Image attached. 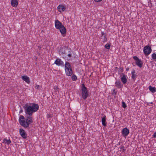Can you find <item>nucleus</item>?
Wrapping results in <instances>:
<instances>
[{
    "instance_id": "obj_1",
    "label": "nucleus",
    "mask_w": 156,
    "mask_h": 156,
    "mask_svg": "<svg viewBox=\"0 0 156 156\" xmlns=\"http://www.w3.org/2000/svg\"><path fill=\"white\" fill-rule=\"evenodd\" d=\"M26 115L25 118L22 115L20 116L19 121L20 124L25 128H28L29 125L33 122L32 116L34 112H37L39 109V106L37 104L32 103L31 105H29L27 103L23 106Z\"/></svg>"
},
{
    "instance_id": "obj_2",
    "label": "nucleus",
    "mask_w": 156,
    "mask_h": 156,
    "mask_svg": "<svg viewBox=\"0 0 156 156\" xmlns=\"http://www.w3.org/2000/svg\"><path fill=\"white\" fill-rule=\"evenodd\" d=\"M81 94L84 100H86L89 94L88 92L87 88L85 87L84 83H83L81 85Z\"/></svg>"
},
{
    "instance_id": "obj_3",
    "label": "nucleus",
    "mask_w": 156,
    "mask_h": 156,
    "mask_svg": "<svg viewBox=\"0 0 156 156\" xmlns=\"http://www.w3.org/2000/svg\"><path fill=\"white\" fill-rule=\"evenodd\" d=\"M143 51L144 55L146 56L150 54L152 51V49L151 46L149 45H147L144 47Z\"/></svg>"
},
{
    "instance_id": "obj_4",
    "label": "nucleus",
    "mask_w": 156,
    "mask_h": 156,
    "mask_svg": "<svg viewBox=\"0 0 156 156\" xmlns=\"http://www.w3.org/2000/svg\"><path fill=\"white\" fill-rule=\"evenodd\" d=\"M19 133L20 135L23 138L26 139L27 138V134L23 129L22 128L20 129Z\"/></svg>"
},
{
    "instance_id": "obj_5",
    "label": "nucleus",
    "mask_w": 156,
    "mask_h": 156,
    "mask_svg": "<svg viewBox=\"0 0 156 156\" xmlns=\"http://www.w3.org/2000/svg\"><path fill=\"white\" fill-rule=\"evenodd\" d=\"M54 63L58 66H64V64L63 62L60 58H58L55 62Z\"/></svg>"
},
{
    "instance_id": "obj_6",
    "label": "nucleus",
    "mask_w": 156,
    "mask_h": 156,
    "mask_svg": "<svg viewBox=\"0 0 156 156\" xmlns=\"http://www.w3.org/2000/svg\"><path fill=\"white\" fill-rule=\"evenodd\" d=\"M129 129L126 127L122 129V133L123 136L126 137L129 134Z\"/></svg>"
},
{
    "instance_id": "obj_7",
    "label": "nucleus",
    "mask_w": 156,
    "mask_h": 156,
    "mask_svg": "<svg viewBox=\"0 0 156 156\" xmlns=\"http://www.w3.org/2000/svg\"><path fill=\"white\" fill-rule=\"evenodd\" d=\"M63 25L62 23L58 20H56L55 21V28L58 29L60 28Z\"/></svg>"
},
{
    "instance_id": "obj_8",
    "label": "nucleus",
    "mask_w": 156,
    "mask_h": 156,
    "mask_svg": "<svg viewBox=\"0 0 156 156\" xmlns=\"http://www.w3.org/2000/svg\"><path fill=\"white\" fill-rule=\"evenodd\" d=\"M62 35L63 36H65L66 35V30L64 26L63 25L62 27H60V28L59 29Z\"/></svg>"
},
{
    "instance_id": "obj_9",
    "label": "nucleus",
    "mask_w": 156,
    "mask_h": 156,
    "mask_svg": "<svg viewBox=\"0 0 156 156\" xmlns=\"http://www.w3.org/2000/svg\"><path fill=\"white\" fill-rule=\"evenodd\" d=\"M120 76H122L121 78V80L122 83L124 84H126L127 81V79L126 77V76L123 73L121 74Z\"/></svg>"
},
{
    "instance_id": "obj_10",
    "label": "nucleus",
    "mask_w": 156,
    "mask_h": 156,
    "mask_svg": "<svg viewBox=\"0 0 156 156\" xmlns=\"http://www.w3.org/2000/svg\"><path fill=\"white\" fill-rule=\"evenodd\" d=\"M66 74L67 76H71L73 73L72 69H65Z\"/></svg>"
},
{
    "instance_id": "obj_11",
    "label": "nucleus",
    "mask_w": 156,
    "mask_h": 156,
    "mask_svg": "<svg viewBox=\"0 0 156 156\" xmlns=\"http://www.w3.org/2000/svg\"><path fill=\"white\" fill-rule=\"evenodd\" d=\"M58 10L59 12H62L66 9V7L63 5H59L57 7Z\"/></svg>"
},
{
    "instance_id": "obj_12",
    "label": "nucleus",
    "mask_w": 156,
    "mask_h": 156,
    "mask_svg": "<svg viewBox=\"0 0 156 156\" xmlns=\"http://www.w3.org/2000/svg\"><path fill=\"white\" fill-rule=\"evenodd\" d=\"M116 86L118 88H121L123 87V85L119 80L116 81L115 83Z\"/></svg>"
},
{
    "instance_id": "obj_13",
    "label": "nucleus",
    "mask_w": 156,
    "mask_h": 156,
    "mask_svg": "<svg viewBox=\"0 0 156 156\" xmlns=\"http://www.w3.org/2000/svg\"><path fill=\"white\" fill-rule=\"evenodd\" d=\"M22 80L25 81L27 83H30V81L29 78L27 76H22Z\"/></svg>"
},
{
    "instance_id": "obj_14",
    "label": "nucleus",
    "mask_w": 156,
    "mask_h": 156,
    "mask_svg": "<svg viewBox=\"0 0 156 156\" xmlns=\"http://www.w3.org/2000/svg\"><path fill=\"white\" fill-rule=\"evenodd\" d=\"M106 117L104 115L103 117H101V122L102 125L104 126H106L107 125V122H106Z\"/></svg>"
},
{
    "instance_id": "obj_15",
    "label": "nucleus",
    "mask_w": 156,
    "mask_h": 156,
    "mask_svg": "<svg viewBox=\"0 0 156 156\" xmlns=\"http://www.w3.org/2000/svg\"><path fill=\"white\" fill-rule=\"evenodd\" d=\"M11 4L13 7H16L18 5V2L17 0H11Z\"/></svg>"
},
{
    "instance_id": "obj_16",
    "label": "nucleus",
    "mask_w": 156,
    "mask_h": 156,
    "mask_svg": "<svg viewBox=\"0 0 156 156\" xmlns=\"http://www.w3.org/2000/svg\"><path fill=\"white\" fill-rule=\"evenodd\" d=\"M135 63L136 65L140 68H141L142 67L143 63L140 59H139L137 61H136Z\"/></svg>"
},
{
    "instance_id": "obj_17",
    "label": "nucleus",
    "mask_w": 156,
    "mask_h": 156,
    "mask_svg": "<svg viewBox=\"0 0 156 156\" xmlns=\"http://www.w3.org/2000/svg\"><path fill=\"white\" fill-rule=\"evenodd\" d=\"M135 73V71L134 69H133L131 72V74H132V79L134 80H135L136 78V73Z\"/></svg>"
},
{
    "instance_id": "obj_18",
    "label": "nucleus",
    "mask_w": 156,
    "mask_h": 156,
    "mask_svg": "<svg viewBox=\"0 0 156 156\" xmlns=\"http://www.w3.org/2000/svg\"><path fill=\"white\" fill-rule=\"evenodd\" d=\"M72 69V66L69 62H66L65 65V69Z\"/></svg>"
},
{
    "instance_id": "obj_19",
    "label": "nucleus",
    "mask_w": 156,
    "mask_h": 156,
    "mask_svg": "<svg viewBox=\"0 0 156 156\" xmlns=\"http://www.w3.org/2000/svg\"><path fill=\"white\" fill-rule=\"evenodd\" d=\"M149 90L152 93H154L156 91V88L155 87H153L151 86H149Z\"/></svg>"
},
{
    "instance_id": "obj_20",
    "label": "nucleus",
    "mask_w": 156,
    "mask_h": 156,
    "mask_svg": "<svg viewBox=\"0 0 156 156\" xmlns=\"http://www.w3.org/2000/svg\"><path fill=\"white\" fill-rule=\"evenodd\" d=\"M3 143H4L5 144H7L8 145H9L11 143V141L10 139L7 140L5 138L3 139Z\"/></svg>"
},
{
    "instance_id": "obj_21",
    "label": "nucleus",
    "mask_w": 156,
    "mask_h": 156,
    "mask_svg": "<svg viewBox=\"0 0 156 156\" xmlns=\"http://www.w3.org/2000/svg\"><path fill=\"white\" fill-rule=\"evenodd\" d=\"M101 39L102 40V41L103 42H105L107 41V38L106 37V36H101Z\"/></svg>"
},
{
    "instance_id": "obj_22",
    "label": "nucleus",
    "mask_w": 156,
    "mask_h": 156,
    "mask_svg": "<svg viewBox=\"0 0 156 156\" xmlns=\"http://www.w3.org/2000/svg\"><path fill=\"white\" fill-rule=\"evenodd\" d=\"M59 53L60 54H62V55H63L64 54L65 55L66 54V53L65 50L63 48H61V49H60V50L59 51Z\"/></svg>"
},
{
    "instance_id": "obj_23",
    "label": "nucleus",
    "mask_w": 156,
    "mask_h": 156,
    "mask_svg": "<svg viewBox=\"0 0 156 156\" xmlns=\"http://www.w3.org/2000/svg\"><path fill=\"white\" fill-rule=\"evenodd\" d=\"M72 79L73 81H75L77 79V77L76 75L74 74L72 75Z\"/></svg>"
},
{
    "instance_id": "obj_24",
    "label": "nucleus",
    "mask_w": 156,
    "mask_h": 156,
    "mask_svg": "<svg viewBox=\"0 0 156 156\" xmlns=\"http://www.w3.org/2000/svg\"><path fill=\"white\" fill-rule=\"evenodd\" d=\"M116 89H114L113 90V92L112 93V94L113 95L115 96L117 94V92L116 90Z\"/></svg>"
},
{
    "instance_id": "obj_25",
    "label": "nucleus",
    "mask_w": 156,
    "mask_h": 156,
    "mask_svg": "<svg viewBox=\"0 0 156 156\" xmlns=\"http://www.w3.org/2000/svg\"><path fill=\"white\" fill-rule=\"evenodd\" d=\"M105 47L107 49H109L110 48V45L109 44H107L105 45Z\"/></svg>"
},
{
    "instance_id": "obj_26",
    "label": "nucleus",
    "mask_w": 156,
    "mask_h": 156,
    "mask_svg": "<svg viewBox=\"0 0 156 156\" xmlns=\"http://www.w3.org/2000/svg\"><path fill=\"white\" fill-rule=\"evenodd\" d=\"M122 106L124 108H125L127 107L124 101L122 102Z\"/></svg>"
},
{
    "instance_id": "obj_27",
    "label": "nucleus",
    "mask_w": 156,
    "mask_h": 156,
    "mask_svg": "<svg viewBox=\"0 0 156 156\" xmlns=\"http://www.w3.org/2000/svg\"><path fill=\"white\" fill-rule=\"evenodd\" d=\"M152 57L153 59H156V54L154 53L152 55Z\"/></svg>"
},
{
    "instance_id": "obj_28",
    "label": "nucleus",
    "mask_w": 156,
    "mask_h": 156,
    "mask_svg": "<svg viewBox=\"0 0 156 156\" xmlns=\"http://www.w3.org/2000/svg\"><path fill=\"white\" fill-rule=\"evenodd\" d=\"M133 58L136 61H137V60L139 59L138 57L136 56H133Z\"/></svg>"
},
{
    "instance_id": "obj_29",
    "label": "nucleus",
    "mask_w": 156,
    "mask_h": 156,
    "mask_svg": "<svg viewBox=\"0 0 156 156\" xmlns=\"http://www.w3.org/2000/svg\"><path fill=\"white\" fill-rule=\"evenodd\" d=\"M120 148L122 150V152H123L125 150V147L124 146H121L120 147Z\"/></svg>"
},
{
    "instance_id": "obj_30",
    "label": "nucleus",
    "mask_w": 156,
    "mask_h": 156,
    "mask_svg": "<svg viewBox=\"0 0 156 156\" xmlns=\"http://www.w3.org/2000/svg\"><path fill=\"white\" fill-rule=\"evenodd\" d=\"M123 69L122 67H120L119 68V72L120 73L122 72H123Z\"/></svg>"
},
{
    "instance_id": "obj_31",
    "label": "nucleus",
    "mask_w": 156,
    "mask_h": 156,
    "mask_svg": "<svg viewBox=\"0 0 156 156\" xmlns=\"http://www.w3.org/2000/svg\"><path fill=\"white\" fill-rule=\"evenodd\" d=\"M66 55L69 57H72V53L71 51H69V54H66Z\"/></svg>"
},
{
    "instance_id": "obj_32",
    "label": "nucleus",
    "mask_w": 156,
    "mask_h": 156,
    "mask_svg": "<svg viewBox=\"0 0 156 156\" xmlns=\"http://www.w3.org/2000/svg\"><path fill=\"white\" fill-rule=\"evenodd\" d=\"M40 87V86L39 85H36L35 86V88L36 89H39V88Z\"/></svg>"
},
{
    "instance_id": "obj_33",
    "label": "nucleus",
    "mask_w": 156,
    "mask_h": 156,
    "mask_svg": "<svg viewBox=\"0 0 156 156\" xmlns=\"http://www.w3.org/2000/svg\"><path fill=\"white\" fill-rule=\"evenodd\" d=\"M102 0H94V1L96 2H98L101 1Z\"/></svg>"
},
{
    "instance_id": "obj_34",
    "label": "nucleus",
    "mask_w": 156,
    "mask_h": 156,
    "mask_svg": "<svg viewBox=\"0 0 156 156\" xmlns=\"http://www.w3.org/2000/svg\"><path fill=\"white\" fill-rule=\"evenodd\" d=\"M51 116L50 114H48L47 115V117L48 118H50L51 117Z\"/></svg>"
},
{
    "instance_id": "obj_35",
    "label": "nucleus",
    "mask_w": 156,
    "mask_h": 156,
    "mask_svg": "<svg viewBox=\"0 0 156 156\" xmlns=\"http://www.w3.org/2000/svg\"><path fill=\"white\" fill-rule=\"evenodd\" d=\"M153 136L154 137V138H155V137H156V132H155L154 133L153 135Z\"/></svg>"
},
{
    "instance_id": "obj_36",
    "label": "nucleus",
    "mask_w": 156,
    "mask_h": 156,
    "mask_svg": "<svg viewBox=\"0 0 156 156\" xmlns=\"http://www.w3.org/2000/svg\"><path fill=\"white\" fill-rule=\"evenodd\" d=\"M101 36H105V33H104V32H101Z\"/></svg>"
},
{
    "instance_id": "obj_37",
    "label": "nucleus",
    "mask_w": 156,
    "mask_h": 156,
    "mask_svg": "<svg viewBox=\"0 0 156 156\" xmlns=\"http://www.w3.org/2000/svg\"><path fill=\"white\" fill-rule=\"evenodd\" d=\"M120 144H121L120 142H119L117 144V145H118H118H120Z\"/></svg>"
},
{
    "instance_id": "obj_38",
    "label": "nucleus",
    "mask_w": 156,
    "mask_h": 156,
    "mask_svg": "<svg viewBox=\"0 0 156 156\" xmlns=\"http://www.w3.org/2000/svg\"><path fill=\"white\" fill-rule=\"evenodd\" d=\"M38 49H39L40 50V49H41V46H39L38 47Z\"/></svg>"
},
{
    "instance_id": "obj_39",
    "label": "nucleus",
    "mask_w": 156,
    "mask_h": 156,
    "mask_svg": "<svg viewBox=\"0 0 156 156\" xmlns=\"http://www.w3.org/2000/svg\"><path fill=\"white\" fill-rule=\"evenodd\" d=\"M129 68H127L126 69V71H128L129 70Z\"/></svg>"
},
{
    "instance_id": "obj_40",
    "label": "nucleus",
    "mask_w": 156,
    "mask_h": 156,
    "mask_svg": "<svg viewBox=\"0 0 156 156\" xmlns=\"http://www.w3.org/2000/svg\"><path fill=\"white\" fill-rule=\"evenodd\" d=\"M69 51H68V54H69Z\"/></svg>"
},
{
    "instance_id": "obj_41",
    "label": "nucleus",
    "mask_w": 156,
    "mask_h": 156,
    "mask_svg": "<svg viewBox=\"0 0 156 156\" xmlns=\"http://www.w3.org/2000/svg\"><path fill=\"white\" fill-rule=\"evenodd\" d=\"M23 112V110H21L20 111V112Z\"/></svg>"
}]
</instances>
